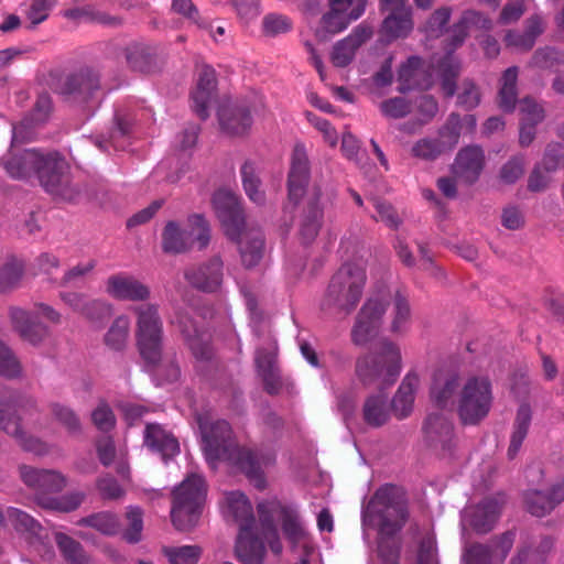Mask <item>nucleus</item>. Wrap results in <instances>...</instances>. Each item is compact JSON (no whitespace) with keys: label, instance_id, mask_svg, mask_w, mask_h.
<instances>
[{"label":"nucleus","instance_id":"nucleus-29","mask_svg":"<svg viewBox=\"0 0 564 564\" xmlns=\"http://www.w3.org/2000/svg\"><path fill=\"white\" fill-rule=\"evenodd\" d=\"M307 204L311 213L305 216L300 229V235L305 243H310L317 236L323 216L322 191L318 186H313L307 193Z\"/></svg>","mask_w":564,"mask_h":564},{"label":"nucleus","instance_id":"nucleus-12","mask_svg":"<svg viewBox=\"0 0 564 564\" xmlns=\"http://www.w3.org/2000/svg\"><path fill=\"white\" fill-rule=\"evenodd\" d=\"M206 484L198 474L188 475L174 488L171 518L176 529L191 530L198 521L206 499Z\"/></svg>","mask_w":564,"mask_h":564},{"label":"nucleus","instance_id":"nucleus-14","mask_svg":"<svg viewBox=\"0 0 564 564\" xmlns=\"http://www.w3.org/2000/svg\"><path fill=\"white\" fill-rule=\"evenodd\" d=\"M310 182V161L305 147L296 144L293 149L288 176L289 199L294 204L301 202L307 193Z\"/></svg>","mask_w":564,"mask_h":564},{"label":"nucleus","instance_id":"nucleus-39","mask_svg":"<svg viewBox=\"0 0 564 564\" xmlns=\"http://www.w3.org/2000/svg\"><path fill=\"white\" fill-rule=\"evenodd\" d=\"M433 65L429 76L436 74L441 79L442 90L446 96H453L455 93V78L459 72V64L452 54H447L442 59H437Z\"/></svg>","mask_w":564,"mask_h":564},{"label":"nucleus","instance_id":"nucleus-44","mask_svg":"<svg viewBox=\"0 0 564 564\" xmlns=\"http://www.w3.org/2000/svg\"><path fill=\"white\" fill-rule=\"evenodd\" d=\"M364 419L371 426H380L389 419L387 398L383 394L369 397L364 405Z\"/></svg>","mask_w":564,"mask_h":564},{"label":"nucleus","instance_id":"nucleus-47","mask_svg":"<svg viewBox=\"0 0 564 564\" xmlns=\"http://www.w3.org/2000/svg\"><path fill=\"white\" fill-rule=\"evenodd\" d=\"M130 319L126 315L118 316L105 335V344L112 350H121L129 338Z\"/></svg>","mask_w":564,"mask_h":564},{"label":"nucleus","instance_id":"nucleus-54","mask_svg":"<svg viewBox=\"0 0 564 564\" xmlns=\"http://www.w3.org/2000/svg\"><path fill=\"white\" fill-rule=\"evenodd\" d=\"M55 6L56 0H32L24 12L30 22V28L34 29L46 21Z\"/></svg>","mask_w":564,"mask_h":564},{"label":"nucleus","instance_id":"nucleus-32","mask_svg":"<svg viewBox=\"0 0 564 564\" xmlns=\"http://www.w3.org/2000/svg\"><path fill=\"white\" fill-rule=\"evenodd\" d=\"M144 444L152 451L159 452L163 457L174 456L178 453V443L170 433L159 424H148L144 431Z\"/></svg>","mask_w":564,"mask_h":564},{"label":"nucleus","instance_id":"nucleus-34","mask_svg":"<svg viewBox=\"0 0 564 564\" xmlns=\"http://www.w3.org/2000/svg\"><path fill=\"white\" fill-rule=\"evenodd\" d=\"M459 387V377L454 371H440L434 376L431 398L438 406H446Z\"/></svg>","mask_w":564,"mask_h":564},{"label":"nucleus","instance_id":"nucleus-59","mask_svg":"<svg viewBox=\"0 0 564 564\" xmlns=\"http://www.w3.org/2000/svg\"><path fill=\"white\" fill-rule=\"evenodd\" d=\"M22 271L21 262L17 260L7 262L0 271V291H7L14 286L20 280Z\"/></svg>","mask_w":564,"mask_h":564},{"label":"nucleus","instance_id":"nucleus-2","mask_svg":"<svg viewBox=\"0 0 564 564\" xmlns=\"http://www.w3.org/2000/svg\"><path fill=\"white\" fill-rule=\"evenodd\" d=\"M408 502L403 490L397 486L384 485L376 490L362 509L365 534L376 531L378 534V554L383 564H397L400 543L398 533L408 519Z\"/></svg>","mask_w":564,"mask_h":564},{"label":"nucleus","instance_id":"nucleus-4","mask_svg":"<svg viewBox=\"0 0 564 564\" xmlns=\"http://www.w3.org/2000/svg\"><path fill=\"white\" fill-rule=\"evenodd\" d=\"M4 167L13 178L26 180L36 175L47 193L65 200L75 198L76 192L69 183L68 164L55 152L26 149L13 155Z\"/></svg>","mask_w":564,"mask_h":564},{"label":"nucleus","instance_id":"nucleus-24","mask_svg":"<svg viewBox=\"0 0 564 564\" xmlns=\"http://www.w3.org/2000/svg\"><path fill=\"white\" fill-rule=\"evenodd\" d=\"M223 275V262L219 258H213L199 268L185 273V278L192 285L207 292H214L220 286Z\"/></svg>","mask_w":564,"mask_h":564},{"label":"nucleus","instance_id":"nucleus-18","mask_svg":"<svg viewBox=\"0 0 564 564\" xmlns=\"http://www.w3.org/2000/svg\"><path fill=\"white\" fill-rule=\"evenodd\" d=\"M220 510L227 521H232L242 527H254L252 505L241 491H229L224 495Z\"/></svg>","mask_w":564,"mask_h":564},{"label":"nucleus","instance_id":"nucleus-49","mask_svg":"<svg viewBox=\"0 0 564 564\" xmlns=\"http://www.w3.org/2000/svg\"><path fill=\"white\" fill-rule=\"evenodd\" d=\"M241 177L246 194L257 205L264 203V193L261 189V183L256 175L254 166L251 163H245L241 167Z\"/></svg>","mask_w":564,"mask_h":564},{"label":"nucleus","instance_id":"nucleus-64","mask_svg":"<svg viewBox=\"0 0 564 564\" xmlns=\"http://www.w3.org/2000/svg\"><path fill=\"white\" fill-rule=\"evenodd\" d=\"M381 112L388 118H402L410 112V105L402 97L391 98L380 105Z\"/></svg>","mask_w":564,"mask_h":564},{"label":"nucleus","instance_id":"nucleus-23","mask_svg":"<svg viewBox=\"0 0 564 564\" xmlns=\"http://www.w3.org/2000/svg\"><path fill=\"white\" fill-rule=\"evenodd\" d=\"M216 89V73L209 66H203L198 72L196 87L192 94L194 111L202 119L208 117V108Z\"/></svg>","mask_w":564,"mask_h":564},{"label":"nucleus","instance_id":"nucleus-38","mask_svg":"<svg viewBox=\"0 0 564 564\" xmlns=\"http://www.w3.org/2000/svg\"><path fill=\"white\" fill-rule=\"evenodd\" d=\"M532 419V411L528 404H521L517 411L513 430L510 437L508 447L509 458H513L520 451L524 438L527 437L530 423Z\"/></svg>","mask_w":564,"mask_h":564},{"label":"nucleus","instance_id":"nucleus-55","mask_svg":"<svg viewBox=\"0 0 564 564\" xmlns=\"http://www.w3.org/2000/svg\"><path fill=\"white\" fill-rule=\"evenodd\" d=\"M350 23L358 20L366 10L367 0H328Z\"/></svg>","mask_w":564,"mask_h":564},{"label":"nucleus","instance_id":"nucleus-61","mask_svg":"<svg viewBox=\"0 0 564 564\" xmlns=\"http://www.w3.org/2000/svg\"><path fill=\"white\" fill-rule=\"evenodd\" d=\"M373 207L376 209L375 220L382 221L386 226L393 229L399 227L401 220L390 204L375 199Z\"/></svg>","mask_w":564,"mask_h":564},{"label":"nucleus","instance_id":"nucleus-56","mask_svg":"<svg viewBox=\"0 0 564 564\" xmlns=\"http://www.w3.org/2000/svg\"><path fill=\"white\" fill-rule=\"evenodd\" d=\"M520 121L536 126L544 119V109L532 98H523L519 102Z\"/></svg>","mask_w":564,"mask_h":564},{"label":"nucleus","instance_id":"nucleus-11","mask_svg":"<svg viewBox=\"0 0 564 564\" xmlns=\"http://www.w3.org/2000/svg\"><path fill=\"white\" fill-rule=\"evenodd\" d=\"M494 403L492 384L488 377H468L456 397V412L464 425H477L485 420Z\"/></svg>","mask_w":564,"mask_h":564},{"label":"nucleus","instance_id":"nucleus-1","mask_svg":"<svg viewBox=\"0 0 564 564\" xmlns=\"http://www.w3.org/2000/svg\"><path fill=\"white\" fill-rule=\"evenodd\" d=\"M205 457L210 466L226 462L239 468L258 489H264V469L275 463V455L269 451L253 452L241 448L231 437V429L226 421L213 420L209 414L197 415Z\"/></svg>","mask_w":564,"mask_h":564},{"label":"nucleus","instance_id":"nucleus-20","mask_svg":"<svg viewBox=\"0 0 564 564\" xmlns=\"http://www.w3.org/2000/svg\"><path fill=\"white\" fill-rule=\"evenodd\" d=\"M372 31L368 26L359 25L345 39L338 41L330 52V61L335 67H346L354 59L357 50L368 41Z\"/></svg>","mask_w":564,"mask_h":564},{"label":"nucleus","instance_id":"nucleus-57","mask_svg":"<svg viewBox=\"0 0 564 564\" xmlns=\"http://www.w3.org/2000/svg\"><path fill=\"white\" fill-rule=\"evenodd\" d=\"M451 15L452 9L449 7H442L435 10L424 26L426 35L431 37L441 35Z\"/></svg>","mask_w":564,"mask_h":564},{"label":"nucleus","instance_id":"nucleus-22","mask_svg":"<svg viewBox=\"0 0 564 564\" xmlns=\"http://www.w3.org/2000/svg\"><path fill=\"white\" fill-rule=\"evenodd\" d=\"M424 432L430 445L444 454L451 453L455 446L453 424L440 414H431L426 419Z\"/></svg>","mask_w":564,"mask_h":564},{"label":"nucleus","instance_id":"nucleus-58","mask_svg":"<svg viewBox=\"0 0 564 564\" xmlns=\"http://www.w3.org/2000/svg\"><path fill=\"white\" fill-rule=\"evenodd\" d=\"M127 522L124 538L131 543L140 541L143 529L142 511L137 507H130L127 511Z\"/></svg>","mask_w":564,"mask_h":564},{"label":"nucleus","instance_id":"nucleus-15","mask_svg":"<svg viewBox=\"0 0 564 564\" xmlns=\"http://www.w3.org/2000/svg\"><path fill=\"white\" fill-rule=\"evenodd\" d=\"M106 293L119 301L139 302L150 296V289L131 274L119 272L110 275L105 282Z\"/></svg>","mask_w":564,"mask_h":564},{"label":"nucleus","instance_id":"nucleus-30","mask_svg":"<svg viewBox=\"0 0 564 564\" xmlns=\"http://www.w3.org/2000/svg\"><path fill=\"white\" fill-rule=\"evenodd\" d=\"M52 110V100L48 95L37 97L31 119H24L12 128V142H24L31 139V127L44 122Z\"/></svg>","mask_w":564,"mask_h":564},{"label":"nucleus","instance_id":"nucleus-19","mask_svg":"<svg viewBox=\"0 0 564 564\" xmlns=\"http://www.w3.org/2000/svg\"><path fill=\"white\" fill-rule=\"evenodd\" d=\"M529 512L535 517H544L564 501V478L552 484L547 491L532 489L525 494Z\"/></svg>","mask_w":564,"mask_h":564},{"label":"nucleus","instance_id":"nucleus-5","mask_svg":"<svg viewBox=\"0 0 564 564\" xmlns=\"http://www.w3.org/2000/svg\"><path fill=\"white\" fill-rule=\"evenodd\" d=\"M392 301L390 332L403 334L411 321V308L408 299L397 291L391 294L388 290L372 293L359 310L351 328V340L355 345L364 346L380 332L387 307Z\"/></svg>","mask_w":564,"mask_h":564},{"label":"nucleus","instance_id":"nucleus-45","mask_svg":"<svg viewBox=\"0 0 564 564\" xmlns=\"http://www.w3.org/2000/svg\"><path fill=\"white\" fill-rule=\"evenodd\" d=\"M518 68L509 67L502 75L499 89V105L505 111H512L517 100Z\"/></svg>","mask_w":564,"mask_h":564},{"label":"nucleus","instance_id":"nucleus-16","mask_svg":"<svg viewBox=\"0 0 564 564\" xmlns=\"http://www.w3.org/2000/svg\"><path fill=\"white\" fill-rule=\"evenodd\" d=\"M502 498L492 497L482 501L477 507H468L462 516V524L471 527L478 533L490 531L501 510Z\"/></svg>","mask_w":564,"mask_h":564},{"label":"nucleus","instance_id":"nucleus-52","mask_svg":"<svg viewBox=\"0 0 564 564\" xmlns=\"http://www.w3.org/2000/svg\"><path fill=\"white\" fill-rule=\"evenodd\" d=\"M51 413L70 435H78L82 432L79 419L72 409L61 403L51 404Z\"/></svg>","mask_w":564,"mask_h":564},{"label":"nucleus","instance_id":"nucleus-37","mask_svg":"<svg viewBox=\"0 0 564 564\" xmlns=\"http://www.w3.org/2000/svg\"><path fill=\"white\" fill-rule=\"evenodd\" d=\"M412 29L411 10L401 9V11L390 12L382 23L381 32L390 41L406 36Z\"/></svg>","mask_w":564,"mask_h":564},{"label":"nucleus","instance_id":"nucleus-46","mask_svg":"<svg viewBox=\"0 0 564 564\" xmlns=\"http://www.w3.org/2000/svg\"><path fill=\"white\" fill-rule=\"evenodd\" d=\"M61 299L74 312L91 319L95 318V311L108 308L105 303L99 301H87L83 294L76 292L62 293Z\"/></svg>","mask_w":564,"mask_h":564},{"label":"nucleus","instance_id":"nucleus-3","mask_svg":"<svg viewBox=\"0 0 564 564\" xmlns=\"http://www.w3.org/2000/svg\"><path fill=\"white\" fill-rule=\"evenodd\" d=\"M262 533L274 553H280L282 545L278 535V524L285 536L297 544L294 564H321L317 551L310 545L307 532L297 509L276 498L260 501L257 507Z\"/></svg>","mask_w":564,"mask_h":564},{"label":"nucleus","instance_id":"nucleus-8","mask_svg":"<svg viewBox=\"0 0 564 564\" xmlns=\"http://www.w3.org/2000/svg\"><path fill=\"white\" fill-rule=\"evenodd\" d=\"M367 281L366 260L345 262L333 275L322 308L349 314L359 303Z\"/></svg>","mask_w":564,"mask_h":564},{"label":"nucleus","instance_id":"nucleus-33","mask_svg":"<svg viewBox=\"0 0 564 564\" xmlns=\"http://www.w3.org/2000/svg\"><path fill=\"white\" fill-rule=\"evenodd\" d=\"M419 377L415 373H408L402 380L392 400V410L399 419H404L412 412Z\"/></svg>","mask_w":564,"mask_h":564},{"label":"nucleus","instance_id":"nucleus-53","mask_svg":"<svg viewBox=\"0 0 564 564\" xmlns=\"http://www.w3.org/2000/svg\"><path fill=\"white\" fill-rule=\"evenodd\" d=\"M79 524H85L96 529L102 534H115L119 529L117 517L110 512H99L88 518L82 519Z\"/></svg>","mask_w":564,"mask_h":564},{"label":"nucleus","instance_id":"nucleus-60","mask_svg":"<svg viewBox=\"0 0 564 564\" xmlns=\"http://www.w3.org/2000/svg\"><path fill=\"white\" fill-rule=\"evenodd\" d=\"M463 564H498L490 554L489 547L476 544L467 549L463 555Z\"/></svg>","mask_w":564,"mask_h":564},{"label":"nucleus","instance_id":"nucleus-43","mask_svg":"<svg viewBox=\"0 0 564 564\" xmlns=\"http://www.w3.org/2000/svg\"><path fill=\"white\" fill-rule=\"evenodd\" d=\"M186 235L192 238L191 248L204 249L210 240V228L203 215L194 214L188 216L185 227Z\"/></svg>","mask_w":564,"mask_h":564},{"label":"nucleus","instance_id":"nucleus-7","mask_svg":"<svg viewBox=\"0 0 564 564\" xmlns=\"http://www.w3.org/2000/svg\"><path fill=\"white\" fill-rule=\"evenodd\" d=\"M137 345L141 357L152 367L155 377L173 382L180 376V368L173 359L162 358L163 324L153 304L137 307Z\"/></svg>","mask_w":564,"mask_h":564},{"label":"nucleus","instance_id":"nucleus-28","mask_svg":"<svg viewBox=\"0 0 564 564\" xmlns=\"http://www.w3.org/2000/svg\"><path fill=\"white\" fill-rule=\"evenodd\" d=\"M172 324L175 325L182 333L188 347L191 348L194 356L198 359H205L209 356L208 338L205 334L199 333L192 319L183 313H177L172 319Z\"/></svg>","mask_w":564,"mask_h":564},{"label":"nucleus","instance_id":"nucleus-36","mask_svg":"<svg viewBox=\"0 0 564 564\" xmlns=\"http://www.w3.org/2000/svg\"><path fill=\"white\" fill-rule=\"evenodd\" d=\"M399 80L401 82V90L411 89L414 87L429 88L430 80L426 78V72L422 67V62L419 57H410L399 70Z\"/></svg>","mask_w":564,"mask_h":564},{"label":"nucleus","instance_id":"nucleus-48","mask_svg":"<svg viewBox=\"0 0 564 564\" xmlns=\"http://www.w3.org/2000/svg\"><path fill=\"white\" fill-rule=\"evenodd\" d=\"M162 551L170 564H197L202 554L197 545L165 546Z\"/></svg>","mask_w":564,"mask_h":564},{"label":"nucleus","instance_id":"nucleus-26","mask_svg":"<svg viewBox=\"0 0 564 564\" xmlns=\"http://www.w3.org/2000/svg\"><path fill=\"white\" fill-rule=\"evenodd\" d=\"M20 475L25 485L41 492L59 491L65 486V478L55 470H40L30 466H22Z\"/></svg>","mask_w":564,"mask_h":564},{"label":"nucleus","instance_id":"nucleus-13","mask_svg":"<svg viewBox=\"0 0 564 564\" xmlns=\"http://www.w3.org/2000/svg\"><path fill=\"white\" fill-rule=\"evenodd\" d=\"M263 109V99L258 95L240 101L224 100L217 111L220 129L228 135H243Z\"/></svg>","mask_w":564,"mask_h":564},{"label":"nucleus","instance_id":"nucleus-41","mask_svg":"<svg viewBox=\"0 0 564 564\" xmlns=\"http://www.w3.org/2000/svg\"><path fill=\"white\" fill-rule=\"evenodd\" d=\"M350 22L334 6H329V11L322 17L319 24L315 29V36L319 41H327L335 34L346 30Z\"/></svg>","mask_w":564,"mask_h":564},{"label":"nucleus","instance_id":"nucleus-62","mask_svg":"<svg viewBox=\"0 0 564 564\" xmlns=\"http://www.w3.org/2000/svg\"><path fill=\"white\" fill-rule=\"evenodd\" d=\"M171 9L174 13L192 21L198 28H205L203 19L192 0H172Z\"/></svg>","mask_w":564,"mask_h":564},{"label":"nucleus","instance_id":"nucleus-17","mask_svg":"<svg viewBox=\"0 0 564 564\" xmlns=\"http://www.w3.org/2000/svg\"><path fill=\"white\" fill-rule=\"evenodd\" d=\"M458 135L459 131L446 127L436 138H423L414 142L411 155L423 161H434L457 144Z\"/></svg>","mask_w":564,"mask_h":564},{"label":"nucleus","instance_id":"nucleus-9","mask_svg":"<svg viewBox=\"0 0 564 564\" xmlns=\"http://www.w3.org/2000/svg\"><path fill=\"white\" fill-rule=\"evenodd\" d=\"M37 416L31 402L0 399V429L14 437L24 451L42 456L50 452L51 446L24 431V427H35L39 424Z\"/></svg>","mask_w":564,"mask_h":564},{"label":"nucleus","instance_id":"nucleus-10","mask_svg":"<svg viewBox=\"0 0 564 564\" xmlns=\"http://www.w3.org/2000/svg\"><path fill=\"white\" fill-rule=\"evenodd\" d=\"M401 351L397 344L384 340L377 351L357 359L356 375L365 384L384 387L393 383L401 372Z\"/></svg>","mask_w":564,"mask_h":564},{"label":"nucleus","instance_id":"nucleus-40","mask_svg":"<svg viewBox=\"0 0 564 564\" xmlns=\"http://www.w3.org/2000/svg\"><path fill=\"white\" fill-rule=\"evenodd\" d=\"M192 238L175 221H169L162 232V248L165 252L181 253L191 249Z\"/></svg>","mask_w":564,"mask_h":564},{"label":"nucleus","instance_id":"nucleus-6","mask_svg":"<svg viewBox=\"0 0 564 564\" xmlns=\"http://www.w3.org/2000/svg\"><path fill=\"white\" fill-rule=\"evenodd\" d=\"M212 202L225 234L237 241L242 263L248 268L256 265L262 257L263 237L259 230L246 228L236 194L220 188L215 192Z\"/></svg>","mask_w":564,"mask_h":564},{"label":"nucleus","instance_id":"nucleus-35","mask_svg":"<svg viewBox=\"0 0 564 564\" xmlns=\"http://www.w3.org/2000/svg\"><path fill=\"white\" fill-rule=\"evenodd\" d=\"M558 147H549L542 160L529 177L528 186L532 192H540L544 189L550 183V173L557 167V155L560 154Z\"/></svg>","mask_w":564,"mask_h":564},{"label":"nucleus","instance_id":"nucleus-25","mask_svg":"<svg viewBox=\"0 0 564 564\" xmlns=\"http://www.w3.org/2000/svg\"><path fill=\"white\" fill-rule=\"evenodd\" d=\"M276 343L270 336L265 348H259L256 354V365L269 393L278 392L280 379L275 368Z\"/></svg>","mask_w":564,"mask_h":564},{"label":"nucleus","instance_id":"nucleus-31","mask_svg":"<svg viewBox=\"0 0 564 564\" xmlns=\"http://www.w3.org/2000/svg\"><path fill=\"white\" fill-rule=\"evenodd\" d=\"M491 28V21L476 11H466L459 21L453 25L451 31V45L455 48L459 46L468 34L479 30L488 31Z\"/></svg>","mask_w":564,"mask_h":564},{"label":"nucleus","instance_id":"nucleus-27","mask_svg":"<svg viewBox=\"0 0 564 564\" xmlns=\"http://www.w3.org/2000/svg\"><path fill=\"white\" fill-rule=\"evenodd\" d=\"M236 556L242 564H261L264 558V545L253 533V527L239 530L235 546Z\"/></svg>","mask_w":564,"mask_h":564},{"label":"nucleus","instance_id":"nucleus-42","mask_svg":"<svg viewBox=\"0 0 564 564\" xmlns=\"http://www.w3.org/2000/svg\"><path fill=\"white\" fill-rule=\"evenodd\" d=\"M11 318L21 336L32 344H37L46 330L36 325L33 317L22 308L11 310Z\"/></svg>","mask_w":564,"mask_h":564},{"label":"nucleus","instance_id":"nucleus-50","mask_svg":"<svg viewBox=\"0 0 564 564\" xmlns=\"http://www.w3.org/2000/svg\"><path fill=\"white\" fill-rule=\"evenodd\" d=\"M55 541L61 552L72 564H89L88 556L84 553L82 546L72 538L58 532L55 534Z\"/></svg>","mask_w":564,"mask_h":564},{"label":"nucleus","instance_id":"nucleus-51","mask_svg":"<svg viewBox=\"0 0 564 564\" xmlns=\"http://www.w3.org/2000/svg\"><path fill=\"white\" fill-rule=\"evenodd\" d=\"M83 500L84 494L82 492H70L61 498H45L41 496L37 498V501L42 507L63 512L75 510L80 506Z\"/></svg>","mask_w":564,"mask_h":564},{"label":"nucleus","instance_id":"nucleus-21","mask_svg":"<svg viewBox=\"0 0 564 564\" xmlns=\"http://www.w3.org/2000/svg\"><path fill=\"white\" fill-rule=\"evenodd\" d=\"M485 155L478 147H467L460 150L453 164L455 177L464 183L476 182L482 171Z\"/></svg>","mask_w":564,"mask_h":564},{"label":"nucleus","instance_id":"nucleus-63","mask_svg":"<svg viewBox=\"0 0 564 564\" xmlns=\"http://www.w3.org/2000/svg\"><path fill=\"white\" fill-rule=\"evenodd\" d=\"M262 26L265 34L274 36L290 31L292 24L284 15L269 14L263 19Z\"/></svg>","mask_w":564,"mask_h":564}]
</instances>
